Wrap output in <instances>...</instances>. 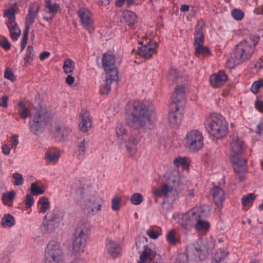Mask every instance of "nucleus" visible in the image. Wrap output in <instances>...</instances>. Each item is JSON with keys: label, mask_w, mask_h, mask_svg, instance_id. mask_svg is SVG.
Returning a JSON list of instances; mask_svg holds the SVG:
<instances>
[{"label": "nucleus", "mask_w": 263, "mask_h": 263, "mask_svg": "<svg viewBox=\"0 0 263 263\" xmlns=\"http://www.w3.org/2000/svg\"><path fill=\"white\" fill-rule=\"evenodd\" d=\"M178 186L179 184L178 182L175 181L174 180H171L170 182L163 185L161 189H156L154 193L157 197L166 196L169 193H173V194L176 193L177 194L179 191Z\"/></svg>", "instance_id": "9b49d317"}, {"label": "nucleus", "mask_w": 263, "mask_h": 263, "mask_svg": "<svg viewBox=\"0 0 263 263\" xmlns=\"http://www.w3.org/2000/svg\"><path fill=\"white\" fill-rule=\"evenodd\" d=\"M87 238L84 236L74 233L72 243V251L73 253H78L80 251H83V249L85 246Z\"/></svg>", "instance_id": "a211bd4d"}, {"label": "nucleus", "mask_w": 263, "mask_h": 263, "mask_svg": "<svg viewBox=\"0 0 263 263\" xmlns=\"http://www.w3.org/2000/svg\"><path fill=\"white\" fill-rule=\"evenodd\" d=\"M195 257L200 260H203L205 258V254L203 252L200 247H194L192 250Z\"/></svg>", "instance_id": "3c124183"}, {"label": "nucleus", "mask_w": 263, "mask_h": 263, "mask_svg": "<svg viewBox=\"0 0 263 263\" xmlns=\"http://www.w3.org/2000/svg\"><path fill=\"white\" fill-rule=\"evenodd\" d=\"M140 138L138 132L135 133H132L124 138L123 141L125 143L126 152L129 157H133L136 154L137 151L136 146L140 141Z\"/></svg>", "instance_id": "6e6552de"}, {"label": "nucleus", "mask_w": 263, "mask_h": 263, "mask_svg": "<svg viewBox=\"0 0 263 263\" xmlns=\"http://www.w3.org/2000/svg\"><path fill=\"white\" fill-rule=\"evenodd\" d=\"M232 15L236 20L240 21L243 18L244 14L240 9H236L232 11Z\"/></svg>", "instance_id": "864d4df0"}, {"label": "nucleus", "mask_w": 263, "mask_h": 263, "mask_svg": "<svg viewBox=\"0 0 263 263\" xmlns=\"http://www.w3.org/2000/svg\"><path fill=\"white\" fill-rule=\"evenodd\" d=\"M28 32H29V30H25V29L24 31L23 37H22V39L21 40V51H22L24 49L25 46L27 44V40H28Z\"/></svg>", "instance_id": "6e6d98bb"}, {"label": "nucleus", "mask_w": 263, "mask_h": 263, "mask_svg": "<svg viewBox=\"0 0 263 263\" xmlns=\"http://www.w3.org/2000/svg\"><path fill=\"white\" fill-rule=\"evenodd\" d=\"M143 200L142 195L139 193H135L130 197V202L135 205L140 204Z\"/></svg>", "instance_id": "09e8293b"}, {"label": "nucleus", "mask_w": 263, "mask_h": 263, "mask_svg": "<svg viewBox=\"0 0 263 263\" xmlns=\"http://www.w3.org/2000/svg\"><path fill=\"white\" fill-rule=\"evenodd\" d=\"M60 157V152L58 150H49L45 154V158L48 163L55 164Z\"/></svg>", "instance_id": "473e14b6"}, {"label": "nucleus", "mask_w": 263, "mask_h": 263, "mask_svg": "<svg viewBox=\"0 0 263 263\" xmlns=\"http://www.w3.org/2000/svg\"><path fill=\"white\" fill-rule=\"evenodd\" d=\"M194 227L198 232L206 231L210 228V224L207 221L202 219L201 216L197 213L195 215Z\"/></svg>", "instance_id": "cd10ccee"}, {"label": "nucleus", "mask_w": 263, "mask_h": 263, "mask_svg": "<svg viewBox=\"0 0 263 263\" xmlns=\"http://www.w3.org/2000/svg\"><path fill=\"white\" fill-rule=\"evenodd\" d=\"M8 97L7 96H3L0 99V107L6 108L8 106Z\"/></svg>", "instance_id": "69168bd1"}, {"label": "nucleus", "mask_w": 263, "mask_h": 263, "mask_svg": "<svg viewBox=\"0 0 263 263\" xmlns=\"http://www.w3.org/2000/svg\"><path fill=\"white\" fill-rule=\"evenodd\" d=\"M185 104L184 88L183 86H178L173 94L171 106H178L182 108Z\"/></svg>", "instance_id": "ddd939ff"}, {"label": "nucleus", "mask_w": 263, "mask_h": 263, "mask_svg": "<svg viewBox=\"0 0 263 263\" xmlns=\"http://www.w3.org/2000/svg\"><path fill=\"white\" fill-rule=\"evenodd\" d=\"M103 67L106 72H111L112 69L117 68L115 66V58L110 54L105 53L102 58Z\"/></svg>", "instance_id": "393cba45"}, {"label": "nucleus", "mask_w": 263, "mask_h": 263, "mask_svg": "<svg viewBox=\"0 0 263 263\" xmlns=\"http://www.w3.org/2000/svg\"><path fill=\"white\" fill-rule=\"evenodd\" d=\"M121 198L115 196L112 200L111 208L114 211H118L120 209Z\"/></svg>", "instance_id": "603ef678"}, {"label": "nucleus", "mask_w": 263, "mask_h": 263, "mask_svg": "<svg viewBox=\"0 0 263 263\" xmlns=\"http://www.w3.org/2000/svg\"><path fill=\"white\" fill-rule=\"evenodd\" d=\"M206 127L209 134L217 139L222 138L228 132V123L219 114H213L207 120Z\"/></svg>", "instance_id": "7ed1b4c3"}, {"label": "nucleus", "mask_w": 263, "mask_h": 263, "mask_svg": "<svg viewBox=\"0 0 263 263\" xmlns=\"http://www.w3.org/2000/svg\"><path fill=\"white\" fill-rule=\"evenodd\" d=\"M50 118V114L46 109H41L36 111L31 121H29V128L34 135H39L46 128Z\"/></svg>", "instance_id": "39448f33"}, {"label": "nucleus", "mask_w": 263, "mask_h": 263, "mask_svg": "<svg viewBox=\"0 0 263 263\" xmlns=\"http://www.w3.org/2000/svg\"><path fill=\"white\" fill-rule=\"evenodd\" d=\"M15 197V192L14 191H11L3 194L2 200L4 203L6 204L7 202L12 201Z\"/></svg>", "instance_id": "ea45409f"}, {"label": "nucleus", "mask_w": 263, "mask_h": 263, "mask_svg": "<svg viewBox=\"0 0 263 263\" xmlns=\"http://www.w3.org/2000/svg\"><path fill=\"white\" fill-rule=\"evenodd\" d=\"M33 197L32 195L27 194L26 196L25 205L27 209L30 208L33 204Z\"/></svg>", "instance_id": "052dcab7"}, {"label": "nucleus", "mask_w": 263, "mask_h": 263, "mask_svg": "<svg viewBox=\"0 0 263 263\" xmlns=\"http://www.w3.org/2000/svg\"><path fill=\"white\" fill-rule=\"evenodd\" d=\"M172 110L168 115V123L171 127H178L181 123L182 119V114L179 111L180 107L178 106H171Z\"/></svg>", "instance_id": "f8f14e48"}, {"label": "nucleus", "mask_w": 263, "mask_h": 263, "mask_svg": "<svg viewBox=\"0 0 263 263\" xmlns=\"http://www.w3.org/2000/svg\"><path fill=\"white\" fill-rule=\"evenodd\" d=\"M106 78L103 86V89L101 90L102 95H107L110 91V85L113 83H117L118 78V71L117 68L112 69L111 72H106Z\"/></svg>", "instance_id": "4468645a"}, {"label": "nucleus", "mask_w": 263, "mask_h": 263, "mask_svg": "<svg viewBox=\"0 0 263 263\" xmlns=\"http://www.w3.org/2000/svg\"><path fill=\"white\" fill-rule=\"evenodd\" d=\"M195 55L199 57V55H210L211 52L210 49L203 45H199L197 47H195Z\"/></svg>", "instance_id": "c9c22d12"}, {"label": "nucleus", "mask_w": 263, "mask_h": 263, "mask_svg": "<svg viewBox=\"0 0 263 263\" xmlns=\"http://www.w3.org/2000/svg\"><path fill=\"white\" fill-rule=\"evenodd\" d=\"M47 215H46L44 217L43 221V228L44 229V230L46 231L51 232L54 229V222H51L47 219Z\"/></svg>", "instance_id": "a19ab883"}, {"label": "nucleus", "mask_w": 263, "mask_h": 263, "mask_svg": "<svg viewBox=\"0 0 263 263\" xmlns=\"http://www.w3.org/2000/svg\"><path fill=\"white\" fill-rule=\"evenodd\" d=\"M157 44L154 43H147L145 45H142L138 48V53L139 55L145 58L146 59L151 58L153 54L156 52V47Z\"/></svg>", "instance_id": "f3484780"}, {"label": "nucleus", "mask_w": 263, "mask_h": 263, "mask_svg": "<svg viewBox=\"0 0 263 263\" xmlns=\"http://www.w3.org/2000/svg\"><path fill=\"white\" fill-rule=\"evenodd\" d=\"M263 87V80L255 81L251 86V90L254 93H256L259 88Z\"/></svg>", "instance_id": "5fc2aeb1"}, {"label": "nucleus", "mask_w": 263, "mask_h": 263, "mask_svg": "<svg viewBox=\"0 0 263 263\" xmlns=\"http://www.w3.org/2000/svg\"><path fill=\"white\" fill-rule=\"evenodd\" d=\"M244 142L239 139L237 136H234L232 137L231 142V149L235 155H239L241 154L244 149Z\"/></svg>", "instance_id": "a878e982"}, {"label": "nucleus", "mask_w": 263, "mask_h": 263, "mask_svg": "<svg viewBox=\"0 0 263 263\" xmlns=\"http://www.w3.org/2000/svg\"><path fill=\"white\" fill-rule=\"evenodd\" d=\"M185 140V146L190 152H197L203 145L202 134L196 129L188 132L186 135Z\"/></svg>", "instance_id": "423d86ee"}, {"label": "nucleus", "mask_w": 263, "mask_h": 263, "mask_svg": "<svg viewBox=\"0 0 263 263\" xmlns=\"http://www.w3.org/2000/svg\"><path fill=\"white\" fill-rule=\"evenodd\" d=\"M80 204L81 208L88 213L93 212L95 209L97 211L101 210V205L98 199L90 193L82 192Z\"/></svg>", "instance_id": "0eeeda50"}, {"label": "nucleus", "mask_w": 263, "mask_h": 263, "mask_svg": "<svg viewBox=\"0 0 263 263\" xmlns=\"http://www.w3.org/2000/svg\"><path fill=\"white\" fill-rule=\"evenodd\" d=\"M88 143L84 139H80L79 141L77 147L79 156H83L84 155Z\"/></svg>", "instance_id": "4c0bfd02"}, {"label": "nucleus", "mask_w": 263, "mask_h": 263, "mask_svg": "<svg viewBox=\"0 0 263 263\" xmlns=\"http://www.w3.org/2000/svg\"><path fill=\"white\" fill-rule=\"evenodd\" d=\"M45 263H64L63 252L60 245L54 240L50 241L45 253ZM71 263H85L81 258L74 260Z\"/></svg>", "instance_id": "20e7f679"}, {"label": "nucleus", "mask_w": 263, "mask_h": 263, "mask_svg": "<svg viewBox=\"0 0 263 263\" xmlns=\"http://www.w3.org/2000/svg\"><path fill=\"white\" fill-rule=\"evenodd\" d=\"M15 223L14 217L10 214H5L1 219V224L4 227H11Z\"/></svg>", "instance_id": "72a5a7b5"}, {"label": "nucleus", "mask_w": 263, "mask_h": 263, "mask_svg": "<svg viewBox=\"0 0 263 263\" xmlns=\"http://www.w3.org/2000/svg\"><path fill=\"white\" fill-rule=\"evenodd\" d=\"M174 163L177 166H181L183 168H186L189 166V163L185 158L179 157L175 158L174 160Z\"/></svg>", "instance_id": "c03bdc74"}, {"label": "nucleus", "mask_w": 263, "mask_h": 263, "mask_svg": "<svg viewBox=\"0 0 263 263\" xmlns=\"http://www.w3.org/2000/svg\"><path fill=\"white\" fill-rule=\"evenodd\" d=\"M0 46L6 50L10 49L11 44L6 39L0 41Z\"/></svg>", "instance_id": "e2e57ef3"}, {"label": "nucleus", "mask_w": 263, "mask_h": 263, "mask_svg": "<svg viewBox=\"0 0 263 263\" xmlns=\"http://www.w3.org/2000/svg\"><path fill=\"white\" fill-rule=\"evenodd\" d=\"M227 80V76L223 71H219L210 76V80L212 87H220L223 85Z\"/></svg>", "instance_id": "aec40b11"}, {"label": "nucleus", "mask_w": 263, "mask_h": 263, "mask_svg": "<svg viewBox=\"0 0 263 263\" xmlns=\"http://www.w3.org/2000/svg\"><path fill=\"white\" fill-rule=\"evenodd\" d=\"M5 16L8 17V22H12L15 21V11L13 9H7L5 11Z\"/></svg>", "instance_id": "bf43d9fd"}, {"label": "nucleus", "mask_w": 263, "mask_h": 263, "mask_svg": "<svg viewBox=\"0 0 263 263\" xmlns=\"http://www.w3.org/2000/svg\"><path fill=\"white\" fill-rule=\"evenodd\" d=\"M255 107L256 109L260 111L263 112V100H257L255 102Z\"/></svg>", "instance_id": "774afa93"}, {"label": "nucleus", "mask_w": 263, "mask_h": 263, "mask_svg": "<svg viewBox=\"0 0 263 263\" xmlns=\"http://www.w3.org/2000/svg\"><path fill=\"white\" fill-rule=\"evenodd\" d=\"M5 78L11 81V82H14L16 80L15 77L12 71L9 68H6L5 70L4 73Z\"/></svg>", "instance_id": "13d9d810"}, {"label": "nucleus", "mask_w": 263, "mask_h": 263, "mask_svg": "<svg viewBox=\"0 0 263 263\" xmlns=\"http://www.w3.org/2000/svg\"><path fill=\"white\" fill-rule=\"evenodd\" d=\"M180 76L179 72L177 69L171 68L168 73V79L172 82H176Z\"/></svg>", "instance_id": "37998d69"}, {"label": "nucleus", "mask_w": 263, "mask_h": 263, "mask_svg": "<svg viewBox=\"0 0 263 263\" xmlns=\"http://www.w3.org/2000/svg\"><path fill=\"white\" fill-rule=\"evenodd\" d=\"M107 249L109 254L114 258L118 257L121 254L120 245L112 240H108Z\"/></svg>", "instance_id": "b1692460"}, {"label": "nucleus", "mask_w": 263, "mask_h": 263, "mask_svg": "<svg viewBox=\"0 0 263 263\" xmlns=\"http://www.w3.org/2000/svg\"><path fill=\"white\" fill-rule=\"evenodd\" d=\"M256 196L253 193H250L242 198L241 201L242 205L245 206L247 204L255 199Z\"/></svg>", "instance_id": "8fccbe9b"}, {"label": "nucleus", "mask_w": 263, "mask_h": 263, "mask_svg": "<svg viewBox=\"0 0 263 263\" xmlns=\"http://www.w3.org/2000/svg\"><path fill=\"white\" fill-rule=\"evenodd\" d=\"M259 40L257 35H251L249 39L243 40L235 46L231 57L240 64L249 59L254 52V49Z\"/></svg>", "instance_id": "f03ea898"}, {"label": "nucleus", "mask_w": 263, "mask_h": 263, "mask_svg": "<svg viewBox=\"0 0 263 263\" xmlns=\"http://www.w3.org/2000/svg\"><path fill=\"white\" fill-rule=\"evenodd\" d=\"M17 105L20 109L19 115L22 118L26 119L30 116V110L25 107V105L22 101H20Z\"/></svg>", "instance_id": "f704fd0d"}, {"label": "nucleus", "mask_w": 263, "mask_h": 263, "mask_svg": "<svg viewBox=\"0 0 263 263\" xmlns=\"http://www.w3.org/2000/svg\"><path fill=\"white\" fill-rule=\"evenodd\" d=\"M13 177L15 179L14 184L15 185H20L23 183V178L22 175L18 173H15L13 174Z\"/></svg>", "instance_id": "4d7b16f0"}, {"label": "nucleus", "mask_w": 263, "mask_h": 263, "mask_svg": "<svg viewBox=\"0 0 263 263\" xmlns=\"http://www.w3.org/2000/svg\"><path fill=\"white\" fill-rule=\"evenodd\" d=\"M167 240L172 245H176L179 242V239L176 237V232L174 230L170 231L166 236Z\"/></svg>", "instance_id": "a18cd8bd"}, {"label": "nucleus", "mask_w": 263, "mask_h": 263, "mask_svg": "<svg viewBox=\"0 0 263 263\" xmlns=\"http://www.w3.org/2000/svg\"><path fill=\"white\" fill-rule=\"evenodd\" d=\"M78 14L83 27L88 28L92 25V14L88 9L84 8H81Z\"/></svg>", "instance_id": "6ab92c4d"}, {"label": "nucleus", "mask_w": 263, "mask_h": 263, "mask_svg": "<svg viewBox=\"0 0 263 263\" xmlns=\"http://www.w3.org/2000/svg\"><path fill=\"white\" fill-rule=\"evenodd\" d=\"M138 263H160V257L145 245L143 247V251L140 255Z\"/></svg>", "instance_id": "1a4fd4ad"}, {"label": "nucleus", "mask_w": 263, "mask_h": 263, "mask_svg": "<svg viewBox=\"0 0 263 263\" xmlns=\"http://www.w3.org/2000/svg\"><path fill=\"white\" fill-rule=\"evenodd\" d=\"M196 214L197 213L193 212L191 214L184 215L182 217L180 226L186 230H189L192 227H194Z\"/></svg>", "instance_id": "bb28decb"}, {"label": "nucleus", "mask_w": 263, "mask_h": 263, "mask_svg": "<svg viewBox=\"0 0 263 263\" xmlns=\"http://www.w3.org/2000/svg\"><path fill=\"white\" fill-rule=\"evenodd\" d=\"M33 48L31 46H28L27 48L26 53L24 57L25 64H27L31 62L33 60Z\"/></svg>", "instance_id": "58836bf2"}, {"label": "nucleus", "mask_w": 263, "mask_h": 263, "mask_svg": "<svg viewBox=\"0 0 263 263\" xmlns=\"http://www.w3.org/2000/svg\"><path fill=\"white\" fill-rule=\"evenodd\" d=\"M122 16L124 21L129 26H132L137 22V17L136 14L129 10H125L123 12Z\"/></svg>", "instance_id": "2f4dec72"}, {"label": "nucleus", "mask_w": 263, "mask_h": 263, "mask_svg": "<svg viewBox=\"0 0 263 263\" xmlns=\"http://www.w3.org/2000/svg\"><path fill=\"white\" fill-rule=\"evenodd\" d=\"M90 224L85 221H82L79 223L76 229L75 233L88 238V235L90 231Z\"/></svg>", "instance_id": "c756f323"}, {"label": "nucleus", "mask_w": 263, "mask_h": 263, "mask_svg": "<svg viewBox=\"0 0 263 263\" xmlns=\"http://www.w3.org/2000/svg\"><path fill=\"white\" fill-rule=\"evenodd\" d=\"M92 126L91 118L88 111L83 110L80 116L79 128L83 132H87Z\"/></svg>", "instance_id": "dca6fc26"}, {"label": "nucleus", "mask_w": 263, "mask_h": 263, "mask_svg": "<svg viewBox=\"0 0 263 263\" xmlns=\"http://www.w3.org/2000/svg\"><path fill=\"white\" fill-rule=\"evenodd\" d=\"M147 234L151 238L154 239H157L159 236L158 233L152 229H149L147 230Z\"/></svg>", "instance_id": "0e129e2a"}, {"label": "nucleus", "mask_w": 263, "mask_h": 263, "mask_svg": "<svg viewBox=\"0 0 263 263\" xmlns=\"http://www.w3.org/2000/svg\"><path fill=\"white\" fill-rule=\"evenodd\" d=\"M7 25L11 34L13 40L16 41L20 37L21 32L17 24L14 21L7 22Z\"/></svg>", "instance_id": "7c9ffc66"}, {"label": "nucleus", "mask_w": 263, "mask_h": 263, "mask_svg": "<svg viewBox=\"0 0 263 263\" xmlns=\"http://www.w3.org/2000/svg\"><path fill=\"white\" fill-rule=\"evenodd\" d=\"M38 204L42 205L40 212L45 213L49 208V201L47 198L42 197L39 199Z\"/></svg>", "instance_id": "79ce46f5"}, {"label": "nucleus", "mask_w": 263, "mask_h": 263, "mask_svg": "<svg viewBox=\"0 0 263 263\" xmlns=\"http://www.w3.org/2000/svg\"><path fill=\"white\" fill-rule=\"evenodd\" d=\"M17 138L18 136L16 135H13L12 136L11 139V147L12 148H16V146L18 143Z\"/></svg>", "instance_id": "680f3d73"}, {"label": "nucleus", "mask_w": 263, "mask_h": 263, "mask_svg": "<svg viewBox=\"0 0 263 263\" xmlns=\"http://www.w3.org/2000/svg\"><path fill=\"white\" fill-rule=\"evenodd\" d=\"M30 191L31 194L33 195H38L40 194H43L45 193L44 189L40 188L35 183H31L30 186Z\"/></svg>", "instance_id": "de8ad7c7"}, {"label": "nucleus", "mask_w": 263, "mask_h": 263, "mask_svg": "<svg viewBox=\"0 0 263 263\" xmlns=\"http://www.w3.org/2000/svg\"><path fill=\"white\" fill-rule=\"evenodd\" d=\"M211 193L216 206L221 208L226 199L224 191L219 186H214L211 190Z\"/></svg>", "instance_id": "412c9836"}, {"label": "nucleus", "mask_w": 263, "mask_h": 263, "mask_svg": "<svg viewBox=\"0 0 263 263\" xmlns=\"http://www.w3.org/2000/svg\"><path fill=\"white\" fill-rule=\"evenodd\" d=\"M117 136L119 138L124 140L125 137H126L128 135L126 134V130L124 127L123 125L120 124L118 125L116 129Z\"/></svg>", "instance_id": "49530a36"}, {"label": "nucleus", "mask_w": 263, "mask_h": 263, "mask_svg": "<svg viewBox=\"0 0 263 263\" xmlns=\"http://www.w3.org/2000/svg\"><path fill=\"white\" fill-rule=\"evenodd\" d=\"M59 8V5L56 3H54L51 6L48 8V9H49L48 13L49 14L55 13L58 11Z\"/></svg>", "instance_id": "338daca9"}, {"label": "nucleus", "mask_w": 263, "mask_h": 263, "mask_svg": "<svg viewBox=\"0 0 263 263\" xmlns=\"http://www.w3.org/2000/svg\"><path fill=\"white\" fill-rule=\"evenodd\" d=\"M204 25V22L202 21H198L197 22L194 33V47L203 45L204 36L202 32V29Z\"/></svg>", "instance_id": "4be33fe9"}, {"label": "nucleus", "mask_w": 263, "mask_h": 263, "mask_svg": "<svg viewBox=\"0 0 263 263\" xmlns=\"http://www.w3.org/2000/svg\"><path fill=\"white\" fill-rule=\"evenodd\" d=\"M128 117L127 123L135 129H139L151 125L156 119L155 107L143 102H129L126 107Z\"/></svg>", "instance_id": "f257e3e1"}, {"label": "nucleus", "mask_w": 263, "mask_h": 263, "mask_svg": "<svg viewBox=\"0 0 263 263\" xmlns=\"http://www.w3.org/2000/svg\"><path fill=\"white\" fill-rule=\"evenodd\" d=\"M39 10L40 6L39 5L35 3L30 5L28 13L25 18V30H29L31 25L34 22Z\"/></svg>", "instance_id": "2eb2a0df"}, {"label": "nucleus", "mask_w": 263, "mask_h": 263, "mask_svg": "<svg viewBox=\"0 0 263 263\" xmlns=\"http://www.w3.org/2000/svg\"><path fill=\"white\" fill-rule=\"evenodd\" d=\"M228 256V252L219 249L213 255L211 263H226Z\"/></svg>", "instance_id": "c85d7f7f"}, {"label": "nucleus", "mask_w": 263, "mask_h": 263, "mask_svg": "<svg viewBox=\"0 0 263 263\" xmlns=\"http://www.w3.org/2000/svg\"><path fill=\"white\" fill-rule=\"evenodd\" d=\"M70 130L63 124L53 126L51 128L52 138L58 142L64 141L68 136Z\"/></svg>", "instance_id": "9d476101"}, {"label": "nucleus", "mask_w": 263, "mask_h": 263, "mask_svg": "<svg viewBox=\"0 0 263 263\" xmlns=\"http://www.w3.org/2000/svg\"><path fill=\"white\" fill-rule=\"evenodd\" d=\"M234 171L237 173H242L246 171L247 161L244 158H238L233 156L231 159Z\"/></svg>", "instance_id": "5701e85b"}, {"label": "nucleus", "mask_w": 263, "mask_h": 263, "mask_svg": "<svg viewBox=\"0 0 263 263\" xmlns=\"http://www.w3.org/2000/svg\"><path fill=\"white\" fill-rule=\"evenodd\" d=\"M63 68L65 73H71L74 69V63L69 59H67L64 61Z\"/></svg>", "instance_id": "e433bc0d"}]
</instances>
